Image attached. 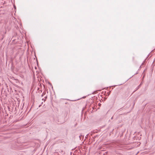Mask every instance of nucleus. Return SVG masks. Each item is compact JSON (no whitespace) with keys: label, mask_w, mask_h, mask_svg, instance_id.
Wrapping results in <instances>:
<instances>
[{"label":"nucleus","mask_w":155,"mask_h":155,"mask_svg":"<svg viewBox=\"0 0 155 155\" xmlns=\"http://www.w3.org/2000/svg\"><path fill=\"white\" fill-rule=\"evenodd\" d=\"M101 105V104L100 103L98 104V105H99V106H100Z\"/></svg>","instance_id":"nucleus-1"},{"label":"nucleus","mask_w":155,"mask_h":155,"mask_svg":"<svg viewBox=\"0 0 155 155\" xmlns=\"http://www.w3.org/2000/svg\"><path fill=\"white\" fill-rule=\"evenodd\" d=\"M14 8H16V7H15V6H14Z\"/></svg>","instance_id":"nucleus-2"}]
</instances>
